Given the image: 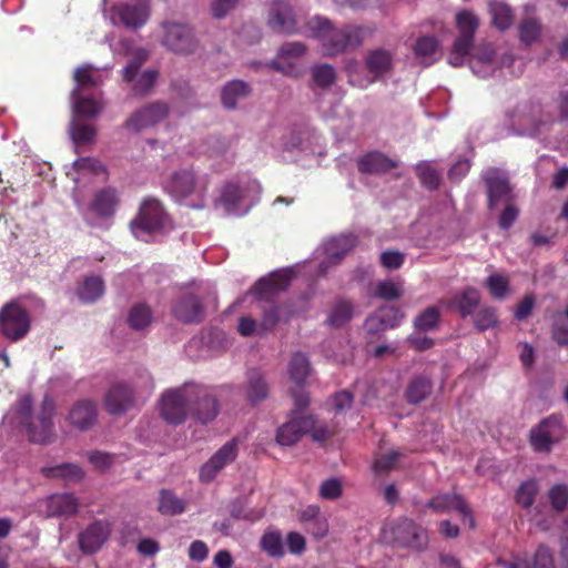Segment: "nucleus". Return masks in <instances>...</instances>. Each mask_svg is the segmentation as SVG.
<instances>
[{
	"label": "nucleus",
	"mask_w": 568,
	"mask_h": 568,
	"mask_svg": "<svg viewBox=\"0 0 568 568\" xmlns=\"http://www.w3.org/2000/svg\"><path fill=\"white\" fill-rule=\"evenodd\" d=\"M159 410L171 424L183 423L191 410L202 423H207L216 416L217 405L205 387L187 383L165 390L159 400Z\"/></svg>",
	"instance_id": "nucleus-1"
},
{
	"label": "nucleus",
	"mask_w": 568,
	"mask_h": 568,
	"mask_svg": "<svg viewBox=\"0 0 568 568\" xmlns=\"http://www.w3.org/2000/svg\"><path fill=\"white\" fill-rule=\"evenodd\" d=\"M306 33L321 45L323 55L332 57L342 53L348 48L363 43L373 30L362 26H349L341 29L334 28L327 19L313 17L306 24Z\"/></svg>",
	"instance_id": "nucleus-2"
},
{
	"label": "nucleus",
	"mask_w": 568,
	"mask_h": 568,
	"mask_svg": "<svg viewBox=\"0 0 568 568\" xmlns=\"http://www.w3.org/2000/svg\"><path fill=\"white\" fill-rule=\"evenodd\" d=\"M32 400L29 396L19 399L16 408L10 409L3 422L13 427L23 429L31 442L45 443L52 436L51 418L55 410L54 402L45 397L38 416H32Z\"/></svg>",
	"instance_id": "nucleus-3"
},
{
	"label": "nucleus",
	"mask_w": 568,
	"mask_h": 568,
	"mask_svg": "<svg viewBox=\"0 0 568 568\" xmlns=\"http://www.w3.org/2000/svg\"><path fill=\"white\" fill-rule=\"evenodd\" d=\"M207 184V176L190 166L174 171L164 181L163 187L178 202L193 209H203Z\"/></svg>",
	"instance_id": "nucleus-4"
},
{
	"label": "nucleus",
	"mask_w": 568,
	"mask_h": 568,
	"mask_svg": "<svg viewBox=\"0 0 568 568\" xmlns=\"http://www.w3.org/2000/svg\"><path fill=\"white\" fill-rule=\"evenodd\" d=\"M75 87L72 90V106L75 115L93 118L103 110V102L100 99L88 97L85 90L99 87L106 73L100 69L93 68L91 64H84L74 71Z\"/></svg>",
	"instance_id": "nucleus-5"
},
{
	"label": "nucleus",
	"mask_w": 568,
	"mask_h": 568,
	"mask_svg": "<svg viewBox=\"0 0 568 568\" xmlns=\"http://www.w3.org/2000/svg\"><path fill=\"white\" fill-rule=\"evenodd\" d=\"M260 183L250 178L226 182L221 189L216 206L227 214L243 215L258 200Z\"/></svg>",
	"instance_id": "nucleus-6"
},
{
	"label": "nucleus",
	"mask_w": 568,
	"mask_h": 568,
	"mask_svg": "<svg viewBox=\"0 0 568 568\" xmlns=\"http://www.w3.org/2000/svg\"><path fill=\"white\" fill-rule=\"evenodd\" d=\"M173 224L162 204L154 199L144 201L138 217L131 222L133 235L141 241H149L151 236L166 233Z\"/></svg>",
	"instance_id": "nucleus-7"
},
{
	"label": "nucleus",
	"mask_w": 568,
	"mask_h": 568,
	"mask_svg": "<svg viewBox=\"0 0 568 568\" xmlns=\"http://www.w3.org/2000/svg\"><path fill=\"white\" fill-rule=\"evenodd\" d=\"M458 37L453 44L448 62L453 67L463 65L473 45L474 36L479 27V18L471 10H460L455 16Z\"/></svg>",
	"instance_id": "nucleus-8"
},
{
	"label": "nucleus",
	"mask_w": 568,
	"mask_h": 568,
	"mask_svg": "<svg viewBox=\"0 0 568 568\" xmlns=\"http://www.w3.org/2000/svg\"><path fill=\"white\" fill-rule=\"evenodd\" d=\"M291 419L283 424L276 433V442L281 446H292L297 443L301 437L311 432L315 440H324L331 435V430L326 428H316L315 419L312 416L302 415L301 409L295 406Z\"/></svg>",
	"instance_id": "nucleus-9"
},
{
	"label": "nucleus",
	"mask_w": 568,
	"mask_h": 568,
	"mask_svg": "<svg viewBox=\"0 0 568 568\" xmlns=\"http://www.w3.org/2000/svg\"><path fill=\"white\" fill-rule=\"evenodd\" d=\"M383 538L387 542L417 550L425 548L428 541L426 531L408 518L387 524L383 528Z\"/></svg>",
	"instance_id": "nucleus-10"
},
{
	"label": "nucleus",
	"mask_w": 568,
	"mask_h": 568,
	"mask_svg": "<svg viewBox=\"0 0 568 568\" xmlns=\"http://www.w3.org/2000/svg\"><path fill=\"white\" fill-rule=\"evenodd\" d=\"M131 60L123 70V80L132 85L136 93L148 91L154 83L158 72L152 69L140 72L141 64L148 59L149 53L143 48H131L123 43Z\"/></svg>",
	"instance_id": "nucleus-11"
},
{
	"label": "nucleus",
	"mask_w": 568,
	"mask_h": 568,
	"mask_svg": "<svg viewBox=\"0 0 568 568\" xmlns=\"http://www.w3.org/2000/svg\"><path fill=\"white\" fill-rule=\"evenodd\" d=\"M162 28V43L169 50L189 54L196 49L197 40L194 30L187 23L171 20L163 22Z\"/></svg>",
	"instance_id": "nucleus-12"
},
{
	"label": "nucleus",
	"mask_w": 568,
	"mask_h": 568,
	"mask_svg": "<svg viewBox=\"0 0 568 568\" xmlns=\"http://www.w3.org/2000/svg\"><path fill=\"white\" fill-rule=\"evenodd\" d=\"M30 315L18 303H9L0 311V329L12 342L23 338L30 329Z\"/></svg>",
	"instance_id": "nucleus-13"
},
{
	"label": "nucleus",
	"mask_w": 568,
	"mask_h": 568,
	"mask_svg": "<svg viewBox=\"0 0 568 568\" xmlns=\"http://www.w3.org/2000/svg\"><path fill=\"white\" fill-rule=\"evenodd\" d=\"M287 374L292 383L290 392L294 398V405L304 409L310 403L308 395L302 390L311 374L308 358L302 353H295L288 362Z\"/></svg>",
	"instance_id": "nucleus-14"
},
{
	"label": "nucleus",
	"mask_w": 568,
	"mask_h": 568,
	"mask_svg": "<svg viewBox=\"0 0 568 568\" xmlns=\"http://www.w3.org/2000/svg\"><path fill=\"white\" fill-rule=\"evenodd\" d=\"M514 61L511 54L497 57L490 44L479 45L469 58V65L474 74L479 78L494 75L497 69L510 65Z\"/></svg>",
	"instance_id": "nucleus-15"
},
{
	"label": "nucleus",
	"mask_w": 568,
	"mask_h": 568,
	"mask_svg": "<svg viewBox=\"0 0 568 568\" xmlns=\"http://www.w3.org/2000/svg\"><path fill=\"white\" fill-rule=\"evenodd\" d=\"M354 245L355 239L352 235H342L325 242L315 251V257L320 260L316 275H324L331 266L339 263Z\"/></svg>",
	"instance_id": "nucleus-16"
},
{
	"label": "nucleus",
	"mask_w": 568,
	"mask_h": 568,
	"mask_svg": "<svg viewBox=\"0 0 568 568\" xmlns=\"http://www.w3.org/2000/svg\"><path fill=\"white\" fill-rule=\"evenodd\" d=\"M150 17V0H128L112 9L111 20L114 24L140 28Z\"/></svg>",
	"instance_id": "nucleus-17"
},
{
	"label": "nucleus",
	"mask_w": 568,
	"mask_h": 568,
	"mask_svg": "<svg viewBox=\"0 0 568 568\" xmlns=\"http://www.w3.org/2000/svg\"><path fill=\"white\" fill-rule=\"evenodd\" d=\"M564 435L562 420L552 415L541 420L530 430V444L536 452H549Z\"/></svg>",
	"instance_id": "nucleus-18"
},
{
	"label": "nucleus",
	"mask_w": 568,
	"mask_h": 568,
	"mask_svg": "<svg viewBox=\"0 0 568 568\" xmlns=\"http://www.w3.org/2000/svg\"><path fill=\"white\" fill-rule=\"evenodd\" d=\"M239 455V440L231 439L219 448L200 468L199 478L202 483H211L222 469L232 464Z\"/></svg>",
	"instance_id": "nucleus-19"
},
{
	"label": "nucleus",
	"mask_w": 568,
	"mask_h": 568,
	"mask_svg": "<svg viewBox=\"0 0 568 568\" xmlns=\"http://www.w3.org/2000/svg\"><path fill=\"white\" fill-rule=\"evenodd\" d=\"M268 27L278 33L298 32L296 14L287 0H274L268 9Z\"/></svg>",
	"instance_id": "nucleus-20"
},
{
	"label": "nucleus",
	"mask_w": 568,
	"mask_h": 568,
	"mask_svg": "<svg viewBox=\"0 0 568 568\" xmlns=\"http://www.w3.org/2000/svg\"><path fill=\"white\" fill-rule=\"evenodd\" d=\"M166 115L168 106L164 103H151L134 111L125 121L124 126L130 131L141 132L154 126Z\"/></svg>",
	"instance_id": "nucleus-21"
},
{
	"label": "nucleus",
	"mask_w": 568,
	"mask_h": 568,
	"mask_svg": "<svg viewBox=\"0 0 568 568\" xmlns=\"http://www.w3.org/2000/svg\"><path fill=\"white\" fill-rule=\"evenodd\" d=\"M295 268H284L271 273L267 277L261 278L252 290V294L257 300H268L276 293L285 290L293 277Z\"/></svg>",
	"instance_id": "nucleus-22"
},
{
	"label": "nucleus",
	"mask_w": 568,
	"mask_h": 568,
	"mask_svg": "<svg viewBox=\"0 0 568 568\" xmlns=\"http://www.w3.org/2000/svg\"><path fill=\"white\" fill-rule=\"evenodd\" d=\"M305 52L306 48L303 43L297 41L286 42L280 48L272 65L283 73L297 75L300 73L298 61Z\"/></svg>",
	"instance_id": "nucleus-23"
},
{
	"label": "nucleus",
	"mask_w": 568,
	"mask_h": 568,
	"mask_svg": "<svg viewBox=\"0 0 568 568\" xmlns=\"http://www.w3.org/2000/svg\"><path fill=\"white\" fill-rule=\"evenodd\" d=\"M78 499L71 494H55L38 505V510L47 517L70 516L77 513Z\"/></svg>",
	"instance_id": "nucleus-24"
},
{
	"label": "nucleus",
	"mask_w": 568,
	"mask_h": 568,
	"mask_svg": "<svg viewBox=\"0 0 568 568\" xmlns=\"http://www.w3.org/2000/svg\"><path fill=\"white\" fill-rule=\"evenodd\" d=\"M432 508L436 513H450L458 511L462 518L469 525L470 528L474 527V519L471 517V513L467 507L464 499L456 494H442L434 497L426 505Z\"/></svg>",
	"instance_id": "nucleus-25"
},
{
	"label": "nucleus",
	"mask_w": 568,
	"mask_h": 568,
	"mask_svg": "<svg viewBox=\"0 0 568 568\" xmlns=\"http://www.w3.org/2000/svg\"><path fill=\"white\" fill-rule=\"evenodd\" d=\"M111 532L110 524L95 521L79 535L80 549L84 554L97 552L108 540Z\"/></svg>",
	"instance_id": "nucleus-26"
},
{
	"label": "nucleus",
	"mask_w": 568,
	"mask_h": 568,
	"mask_svg": "<svg viewBox=\"0 0 568 568\" xmlns=\"http://www.w3.org/2000/svg\"><path fill=\"white\" fill-rule=\"evenodd\" d=\"M134 400L133 390L124 384H114L105 395L104 405L112 415H120L132 407Z\"/></svg>",
	"instance_id": "nucleus-27"
},
{
	"label": "nucleus",
	"mask_w": 568,
	"mask_h": 568,
	"mask_svg": "<svg viewBox=\"0 0 568 568\" xmlns=\"http://www.w3.org/2000/svg\"><path fill=\"white\" fill-rule=\"evenodd\" d=\"M394 55L395 53L392 50L383 48L374 49L366 54L365 65L368 72L373 74V78H369L373 82L392 70Z\"/></svg>",
	"instance_id": "nucleus-28"
},
{
	"label": "nucleus",
	"mask_w": 568,
	"mask_h": 568,
	"mask_svg": "<svg viewBox=\"0 0 568 568\" xmlns=\"http://www.w3.org/2000/svg\"><path fill=\"white\" fill-rule=\"evenodd\" d=\"M403 317L404 314L398 308L384 306L366 320V327L369 333H377L399 325Z\"/></svg>",
	"instance_id": "nucleus-29"
},
{
	"label": "nucleus",
	"mask_w": 568,
	"mask_h": 568,
	"mask_svg": "<svg viewBox=\"0 0 568 568\" xmlns=\"http://www.w3.org/2000/svg\"><path fill=\"white\" fill-rule=\"evenodd\" d=\"M498 566L500 568H554V561L549 549L540 546L529 560L516 557L511 562L498 560Z\"/></svg>",
	"instance_id": "nucleus-30"
},
{
	"label": "nucleus",
	"mask_w": 568,
	"mask_h": 568,
	"mask_svg": "<svg viewBox=\"0 0 568 568\" xmlns=\"http://www.w3.org/2000/svg\"><path fill=\"white\" fill-rule=\"evenodd\" d=\"M97 418L95 405L90 400H79L69 412L70 424L79 429H88Z\"/></svg>",
	"instance_id": "nucleus-31"
},
{
	"label": "nucleus",
	"mask_w": 568,
	"mask_h": 568,
	"mask_svg": "<svg viewBox=\"0 0 568 568\" xmlns=\"http://www.w3.org/2000/svg\"><path fill=\"white\" fill-rule=\"evenodd\" d=\"M68 175L75 184H80L81 181L91 175L104 179L105 169L98 160L83 158L73 162L71 170L68 171Z\"/></svg>",
	"instance_id": "nucleus-32"
},
{
	"label": "nucleus",
	"mask_w": 568,
	"mask_h": 568,
	"mask_svg": "<svg viewBox=\"0 0 568 568\" xmlns=\"http://www.w3.org/2000/svg\"><path fill=\"white\" fill-rule=\"evenodd\" d=\"M484 179L488 189L489 206L491 207L509 192L508 182L505 175L496 169L487 170Z\"/></svg>",
	"instance_id": "nucleus-33"
},
{
	"label": "nucleus",
	"mask_w": 568,
	"mask_h": 568,
	"mask_svg": "<svg viewBox=\"0 0 568 568\" xmlns=\"http://www.w3.org/2000/svg\"><path fill=\"white\" fill-rule=\"evenodd\" d=\"M278 321L280 312L277 308L273 307L265 311L263 321L260 325H257L251 317H241L239 322V332L244 336L253 335L255 333H261V331L271 329Z\"/></svg>",
	"instance_id": "nucleus-34"
},
{
	"label": "nucleus",
	"mask_w": 568,
	"mask_h": 568,
	"mask_svg": "<svg viewBox=\"0 0 568 568\" xmlns=\"http://www.w3.org/2000/svg\"><path fill=\"white\" fill-rule=\"evenodd\" d=\"M488 12L491 24L500 31H505L514 24L513 9L504 1L491 0L488 4Z\"/></svg>",
	"instance_id": "nucleus-35"
},
{
	"label": "nucleus",
	"mask_w": 568,
	"mask_h": 568,
	"mask_svg": "<svg viewBox=\"0 0 568 568\" xmlns=\"http://www.w3.org/2000/svg\"><path fill=\"white\" fill-rule=\"evenodd\" d=\"M173 313L179 321L194 323L201 321L203 311L194 296H186L175 304Z\"/></svg>",
	"instance_id": "nucleus-36"
},
{
	"label": "nucleus",
	"mask_w": 568,
	"mask_h": 568,
	"mask_svg": "<svg viewBox=\"0 0 568 568\" xmlns=\"http://www.w3.org/2000/svg\"><path fill=\"white\" fill-rule=\"evenodd\" d=\"M438 49L439 41L433 36L419 37L413 47L415 57L426 65L432 64L436 60Z\"/></svg>",
	"instance_id": "nucleus-37"
},
{
	"label": "nucleus",
	"mask_w": 568,
	"mask_h": 568,
	"mask_svg": "<svg viewBox=\"0 0 568 568\" xmlns=\"http://www.w3.org/2000/svg\"><path fill=\"white\" fill-rule=\"evenodd\" d=\"M396 163L378 152H372L358 160V169L363 173H383L394 168Z\"/></svg>",
	"instance_id": "nucleus-38"
},
{
	"label": "nucleus",
	"mask_w": 568,
	"mask_h": 568,
	"mask_svg": "<svg viewBox=\"0 0 568 568\" xmlns=\"http://www.w3.org/2000/svg\"><path fill=\"white\" fill-rule=\"evenodd\" d=\"M250 94L248 85L240 80L226 83L222 90V103L227 109L236 106L237 102Z\"/></svg>",
	"instance_id": "nucleus-39"
},
{
	"label": "nucleus",
	"mask_w": 568,
	"mask_h": 568,
	"mask_svg": "<svg viewBox=\"0 0 568 568\" xmlns=\"http://www.w3.org/2000/svg\"><path fill=\"white\" fill-rule=\"evenodd\" d=\"M78 115L73 113V119L70 126V135L73 144L77 149L91 144L94 142L97 136V130L91 124L79 123L77 121Z\"/></svg>",
	"instance_id": "nucleus-40"
},
{
	"label": "nucleus",
	"mask_w": 568,
	"mask_h": 568,
	"mask_svg": "<svg viewBox=\"0 0 568 568\" xmlns=\"http://www.w3.org/2000/svg\"><path fill=\"white\" fill-rule=\"evenodd\" d=\"M77 293L83 303H92L104 293V283L99 276H89L81 283Z\"/></svg>",
	"instance_id": "nucleus-41"
},
{
	"label": "nucleus",
	"mask_w": 568,
	"mask_h": 568,
	"mask_svg": "<svg viewBox=\"0 0 568 568\" xmlns=\"http://www.w3.org/2000/svg\"><path fill=\"white\" fill-rule=\"evenodd\" d=\"M116 204V194L113 190L106 189L97 193L91 211L99 216H109L114 212Z\"/></svg>",
	"instance_id": "nucleus-42"
},
{
	"label": "nucleus",
	"mask_w": 568,
	"mask_h": 568,
	"mask_svg": "<svg viewBox=\"0 0 568 568\" xmlns=\"http://www.w3.org/2000/svg\"><path fill=\"white\" fill-rule=\"evenodd\" d=\"M268 394L267 384L263 377V375L253 371L248 374L247 377V398L251 403L260 402L266 398Z\"/></svg>",
	"instance_id": "nucleus-43"
},
{
	"label": "nucleus",
	"mask_w": 568,
	"mask_h": 568,
	"mask_svg": "<svg viewBox=\"0 0 568 568\" xmlns=\"http://www.w3.org/2000/svg\"><path fill=\"white\" fill-rule=\"evenodd\" d=\"M432 392V382L429 378L424 376H418L414 378L406 390V397L409 403H420L423 402Z\"/></svg>",
	"instance_id": "nucleus-44"
},
{
	"label": "nucleus",
	"mask_w": 568,
	"mask_h": 568,
	"mask_svg": "<svg viewBox=\"0 0 568 568\" xmlns=\"http://www.w3.org/2000/svg\"><path fill=\"white\" fill-rule=\"evenodd\" d=\"M404 293L403 282L397 280L379 281L374 286L375 297L393 301L399 298Z\"/></svg>",
	"instance_id": "nucleus-45"
},
{
	"label": "nucleus",
	"mask_w": 568,
	"mask_h": 568,
	"mask_svg": "<svg viewBox=\"0 0 568 568\" xmlns=\"http://www.w3.org/2000/svg\"><path fill=\"white\" fill-rule=\"evenodd\" d=\"M354 315V307L347 301H339L332 308L327 317V324L332 327L345 325Z\"/></svg>",
	"instance_id": "nucleus-46"
},
{
	"label": "nucleus",
	"mask_w": 568,
	"mask_h": 568,
	"mask_svg": "<svg viewBox=\"0 0 568 568\" xmlns=\"http://www.w3.org/2000/svg\"><path fill=\"white\" fill-rule=\"evenodd\" d=\"M400 454L395 449L378 453L373 463V470L376 475L388 473L395 468L399 460Z\"/></svg>",
	"instance_id": "nucleus-47"
},
{
	"label": "nucleus",
	"mask_w": 568,
	"mask_h": 568,
	"mask_svg": "<svg viewBox=\"0 0 568 568\" xmlns=\"http://www.w3.org/2000/svg\"><path fill=\"white\" fill-rule=\"evenodd\" d=\"M480 301L479 292L474 287L465 288L457 297L456 304L458 310L460 311L462 316H467L473 314L475 307L478 305Z\"/></svg>",
	"instance_id": "nucleus-48"
},
{
	"label": "nucleus",
	"mask_w": 568,
	"mask_h": 568,
	"mask_svg": "<svg viewBox=\"0 0 568 568\" xmlns=\"http://www.w3.org/2000/svg\"><path fill=\"white\" fill-rule=\"evenodd\" d=\"M519 39L525 44L538 41L541 33L540 22L531 17L524 19L519 24Z\"/></svg>",
	"instance_id": "nucleus-49"
},
{
	"label": "nucleus",
	"mask_w": 568,
	"mask_h": 568,
	"mask_svg": "<svg viewBox=\"0 0 568 568\" xmlns=\"http://www.w3.org/2000/svg\"><path fill=\"white\" fill-rule=\"evenodd\" d=\"M486 287L496 300H504L509 294V281L503 274H490L486 280Z\"/></svg>",
	"instance_id": "nucleus-50"
},
{
	"label": "nucleus",
	"mask_w": 568,
	"mask_h": 568,
	"mask_svg": "<svg viewBox=\"0 0 568 568\" xmlns=\"http://www.w3.org/2000/svg\"><path fill=\"white\" fill-rule=\"evenodd\" d=\"M185 509L184 503L175 495L168 490H162L160 494L159 510L163 515H178Z\"/></svg>",
	"instance_id": "nucleus-51"
},
{
	"label": "nucleus",
	"mask_w": 568,
	"mask_h": 568,
	"mask_svg": "<svg viewBox=\"0 0 568 568\" xmlns=\"http://www.w3.org/2000/svg\"><path fill=\"white\" fill-rule=\"evenodd\" d=\"M420 183L427 189H436L439 185L440 175L430 162H420L416 166Z\"/></svg>",
	"instance_id": "nucleus-52"
},
{
	"label": "nucleus",
	"mask_w": 568,
	"mask_h": 568,
	"mask_svg": "<svg viewBox=\"0 0 568 568\" xmlns=\"http://www.w3.org/2000/svg\"><path fill=\"white\" fill-rule=\"evenodd\" d=\"M152 320V313L149 306L139 304L129 313V324L133 329H143Z\"/></svg>",
	"instance_id": "nucleus-53"
},
{
	"label": "nucleus",
	"mask_w": 568,
	"mask_h": 568,
	"mask_svg": "<svg viewBox=\"0 0 568 568\" xmlns=\"http://www.w3.org/2000/svg\"><path fill=\"white\" fill-rule=\"evenodd\" d=\"M262 549L272 557L284 555L282 537L278 532H265L261 539Z\"/></svg>",
	"instance_id": "nucleus-54"
},
{
	"label": "nucleus",
	"mask_w": 568,
	"mask_h": 568,
	"mask_svg": "<svg viewBox=\"0 0 568 568\" xmlns=\"http://www.w3.org/2000/svg\"><path fill=\"white\" fill-rule=\"evenodd\" d=\"M359 69L361 64L356 60L347 61L345 64V70L348 75V82L352 85L357 87L359 89H366L368 85L373 83V80L368 78H362L358 73Z\"/></svg>",
	"instance_id": "nucleus-55"
},
{
	"label": "nucleus",
	"mask_w": 568,
	"mask_h": 568,
	"mask_svg": "<svg viewBox=\"0 0 568 568\" xmlns=\"http://www.w3.org/2000/svg\"><path fill=\"white\" fill-rule=\"evenodd\" d=\"M537 490H538V485L535 480H528V481L523 483L516 494L517 501L523 507H526V508L530 507L534 503Z\"/></svg>",
	"instance_id": "nucleus-56"
},
{
	"label": "nucleus",
	"mask_w": 568,
	"mask_h": 568,
	"mask_svg": "<svg viewBox=\"0 0 568 568\" xmlns=\"http://www.w3.org/2000/svg\"><path fill=\"white\" fill-rule=\"evenodd\" d=\"M313 79L320 87H328L335 81V70L328 64H320L312 70Z\"/></svg>",
	"instance_id": "nucleus-57"
},
{
	"label": "nucleus",
	"mask_w": 568,
	"mask_h": 568,
	"mask_svg": "<svg viewBox=\"0 0 568 568\" xmlns=\"http://www.w3.org/2000/svg\"><path fill=\"white\" fill-rule=\"evenodd\" d=\"M538 110H536L531 114H520L518 118V123L521 125L520 133L528 135H536L541 132V125L545 123L536 120V114Z\"/></svg>",
	"instance_id": "nucleus-58"
},
{
	"label": "nucleus",
	"mask_w": 568,
	"mask_h": 568,
	"mask_svg": "<svg viewBox=\"0 0 568 568\" xmlns=\"http://www.w3.org/2000/svg\"><path fill=\"white\" fill-rule=\"evenodd\" d=\"M439 320V312L435 307L427 308L415 320V326L422 331H428L436 326Z\"/></svg>",
	"instance_id": "nucleus-59"
},
{
	"label": "nucleus",
	"mask_w": 568,
	"mask_h": 568,
	"mask_svg": "<svg viewBox=\"0 0 568 568\" xmlns=\"http://www.w3.org/2000/svg\"><path fill=\"white\" fill-rule=\"evenodd\" d=\"M474 322L477 328L485 331L497 324V317L493 308L483 307L476 313Z\"/></svg>",
	"instance_id": "nucleus-60"
},
{
	"label": "nucleus",
	"mask_w": 568,
	"mask_h": 568,
	"mask_svg": "<svg viewBox=\"0 0 568 568\" xmlns=\"http://www.w3.org/2000/svg\"><path fill=\"white\" fill-rule=\"evenodd\" d=\"M52 476L61 477L68 480L80 479L83 476L82 469L73 464H64L51 469Z\"/></svg>",
	"instance_id": "nucleus-61"
},
{
	"label": "nucleus",
	"mask_w": 568,
	"mask_h": 568,
	"mask_svg": "<svg viewBox=\"0 0 568 568\" xmlns=\"http://www.w3.org/2000/svg\"><path fill=\"white\" fill-rule=\"evenodd\" d=\"M549 498L555 509H564L568 503V488L564 485L554 486L549 491Z\"/></svg>",
	"instance_id": "nucleus-62"
},
{
	"label": "nucleus",
	"mask_w": 568,
	"mask_h": 568,
	"mask_svg": "<svg viewBox=\"0 0 568 568\" xmlns=\"http://www.w3.org/2000/svg\"><path fill=\"white\" fill-rule=\"evenodd\" d=\"M239 0H212L211 13L216 19L225 18L237 4Z\"/></svg>",
	"instance_id": "nucleus-63"
},
{
	"label": "nucleus",
	"mask_w": 568,
	"mask_h": 568,
	"mask_svg": "<svg viewBox=\"0 0 568 568\" xmlns=\"http://www.w3.org/2000/svg\"><path fill=\"white\" fill-rule=\"evenodd\" d=\"M320 494L325 499H336L342 494V484L335 478L324 481L320 487Z\"/></svg>",
	"instance_id": "nucleus-64"
}]
</instances>
